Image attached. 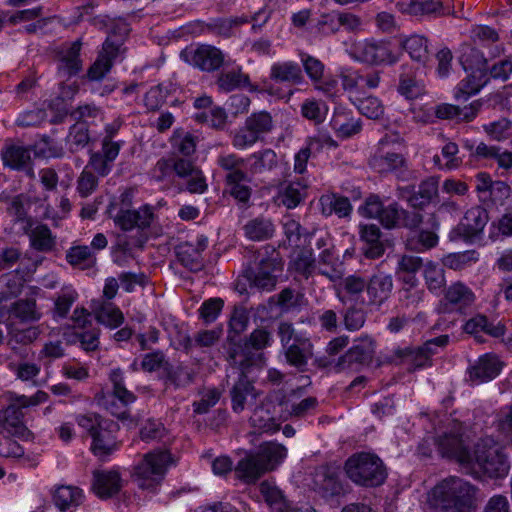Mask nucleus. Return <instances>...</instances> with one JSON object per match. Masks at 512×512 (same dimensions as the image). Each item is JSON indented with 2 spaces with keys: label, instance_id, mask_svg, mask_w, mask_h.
Here are the masks:
<instances>
[{
  "label": "nucleus",
  "instance_id": "nucleus-1",
  "mask_svg": "<svg viewBox=\"0 0 512 512\" xmlns=\"http://www.w3.org/2000/svg\"><path fill=\"white\" fill-rule=\"evenodd\" d=\"M466 472L480 479L504 478L510 470V463L503 447L492 437L481 438L473 445V454L466 462Z\"/></svg>",
  "mask_w": 512,
  "mask_h": 512
},
{
  "label": "nucleus",
  "instance_id": "nucleus-2",
  "mask_svg": "<svg viewBox=\"0 0 512 512\" xmlns=\"http://www.w3.org/2000/svg\"><path fill=\"white\" fill-rule=\"evenodd\" d=\"M477 492L469 482L449 477L434 487V506L437 512H467L475 505Z\"/></svg>",
  "mask_w": 512,
  "mask_h": 512
},
{
  "label": "nucleus",
  "instance_id": "nucleus-3",
  "mask_svg": "<svg viewBox=\"0 0 512 512\" xmlns=\"http://www.w3.org/2000/svg\"><path fill=\"white\" fill-rule=\"evenodd\" d=\"M77 423L92 437V451L96 456H108L119 447L116 434L119 425L98 414L80 415Z\"/></svg>",
  "mask_w": 512,
  "mask_h": 512
},
{
  "label": "nucleus",
  "instance_id": "nucleus-4",
  "mask_svg": "<svg viewBox=\"0 0 512 512\" xmlns=\"http://www.w3.org/2000/svg\"><path fill=\"white\" fill-rule=\"evenodd\" d=\"M345 471L352 482L364 487L380 486L387 477L382 460L366 452L350 456L345 463Z\"/></svg>",
  "mask_w": 512,
  "mask_h": 512
},
{
  "label": "nucleus",
  "instance_id": "nucleus-5",
  "mask_svg": "<svg viewBox=\"0 0 512 512\" xmlns=\"http://www.w3.org/2000/svg\"><path fill=\"white\" fill-rule=\"evenodd\" d=\"M459 62L467 73L459 92L465 96L477 93L488 81L487 59L473 45L464 43L460 47Z\"/></svg>",
  "mask_w": 512,
  "mask_h": 512
},
{
  "label": "nucleus",
  "instance_id": "nucleus-6",
  "mask_svg": "<svg viewBox=\"0 0 512 512\" xmlns=\"http://www.w3.org/2000/svg\"><path fill=\"white\" fill-rule=\"evenodd\" d=\"M271 333L265 328L255 329L243 346L235 348L229 354L230 363L242 371H250L252 367H261L264 361V348L270 346Z\"/></svg>",
  "mask_w": 512,
  "mask_h": 512
},
{
  "label": "nucleus",
  "instance_id": "nucleus-7",
  "mask_svg": "<svg viewBox=\"0 0 512 512\" xmlns=\"http://www.w3.org/2000/svg\"><path fill=\"white\" fill-rule=\"evenodd\" d=\"M435 444L442 457L456 461L464 469L473 454L469 436L460 425L445 431L435 440Z\"/></svg>",
  "mask_w": 512,
  "mask_h": 512
},
{
  "label": "nucleus",
  "instance_id": "nucleus-8",
  "mask_svg": "<svg viewBox=\"0 0 512 512\" xmlns=\"http://www.w3.org/2000/svg\"><path fill=\"white\" fill-rule=\"evenodd\" d=\"M170 460V454L166 451L147 453L135 468L138 487L147 490L155 489L162 481Z\"/></svg>",
  "mask_w": 512,
  "mask_h": 512
},
{
  "label": "nucleus",
  "instance_id": "nucleus-9",
  "mask_svg": "<svg viewBox=\"0 0 512 512\" xmlns=\"http://www.w3.org/2000/svg\"><path fill=\"white\" fill-rule=\"evenodd\" d=\"M281 271L282 265L277 258H262L247 272V279L251 287L270 292L275 289L278 282L277 273Z\"/></svg>",
  "mask_w": 512,
  "mask_h": 512
},
{
  "label": "nucleus",
  "instance_id": "nucleus-10",
  "mask_svg": "<svg viewBox=\"0 0 512 512\" xmlns=\"http://www.w3.org/2000/svg\"><path fill=\"white\" fill-rule=\"evenodd\" d=\"M396 194L413 209H423L438 196V181L434 177H429L419 184L417 190L414 185L399 186Z\"/></svg>",
  "mask_w": 512,
  "mask_h": 512
},
{
  "label": "nucleus",
  "instance_id": "nucleus-11",
  "mask_svg": "<svg viewBox=\"0 0 512 512\" xmlns=\"http://www.w3.org/2000/svg\"><path fill=\"white\" fill-rule=\"evenodd\" d=\"M489 221V215L482 206H474L468 209L460 223L451 231V239L471 240L478 237Z\"/></svg>",
  "mask_w": 512,
  "mask_h": 512
},
{
  "label": "nucleus",
  "instance_id": "nucleus-12",
  "mask_svg": "<svg viewBox=\"0 0 512 512\" xmlns=\"http://www.w3.org/2000/svg\"><path fill=\"white\" fill-rule=\"evenodd\" d=\"M375 354V341L369 336L359 337L353 346L342 355L337 366L340 369L353 368L354 366L369 365Z\"/></svg>",
  "mask_w": 512,
  "mask_h": 512
},
{
  "label": "nucleus",
  "instance_id": "nucleus-13",
  "mask_svg": "<svg viewBox=\"0 0 512 512\" xmlns=\"http://www.w3.org/2000/svg\"><path fill=\"white\" fill-rule=\"evenodd\" d=\"M182 55L194 67L205 72L218 70L225 63L223 52L212 45L202 44L192 50H185Z\"/></svg>",
  "mask_w": 512,
  "mask_h": 512
},
{
  "label": "nucleus",
  "instance_id": "nucleus-14",
  "mask_svg": "<svg viewBox=\"0 0 512 512\" xmlns=\"http://www.w3.org/2000/svg\"><path fill=\"white\" fill-rule=\"evenodd\" d=\"M121 53V39L107 38L97 59L90 66L87 76L92 81H99L111 70L114 61Z\"/></svg>",
  "mask_w": 512,
  "mask_h": 512
},
{
  "label": "nucleus",
  "instance_id": "nucleus-15",
  "mask_svg": "<svg viewBox=\"0 0 512 512\" xmlns=\"http://www.w3.org/2000/svg\"><path fill=\"white\" fill-rule=\"evenodd\" d=\"M0 201L6 204L5 211L12 222L21 224L24 233H28L32 227V218L28 215L30 197L23 193L14 196L2 195Z\"/></svg>",
  "mask_w": 512,
  "mask_h": 512
},
{
  "label": "nucleus",
  "instance_id": "nucleus-16",
  "mask_svg": "<svg viewBox=\"0 0 512 512\" xmlns=\"http://www.w3.org/2000/svg\"><path fill=\"white\" fill-rule=\"evenodd\" d=\"M111 217L121 230L129 231L133 228H148L154 219V214L149 205H144L139 210L121 208L115 216L111 215Z\"/></svg>",
  "mask_w": 512,
  "mask_h": 512
},
{
  "label": "nucleus",
  "instance_id": "nucleus-17",
  "mask_svg": "<svg viewBox=\"0 0 512 512\" xmlns=\"http://www.w3.org/2000/svg\"><path fill=\"white\" fill-rule=\"evenodd\" d=\"M240 371L238 380L230 389L232 410L235 413L244 411L248 405L253 404L258 396L257 390L246 375L249 371Z\"/></svg>",
  "mask_w": 512,
  "mask_h": 512
},
{
  "label": "nucleus",
  "instance_id": "nucleus-18",
  "mask_svg": "<svg viewBox=\"0 0 512 512\" xmlns=\"http://www.w3.org/2000/svg\"><path fill=\"white\" fill-rule=\"evenodd\" d=\"M370 166L381 174L394 173L399 179L407 178V162L404 156L399 153L376 154L370 159Z\"/></svg>",
  "mask_w": 512,
  "mask_h": 512
},
{
  "label": "nucleus",
  "instance_id": "nucleus-19",
  "mask_svg": "<svg viewBox=\"0 0 512 512\" xmlns=\"http://www.w3.org/2000/svg\"><path fill=\"white\" fill-rule=\"evenodd\" d=\"M502 369V362L495 354H484L469 367V380L480 384L494 379Z\"/></svg>",
  "mask_w": 512,
  "mask_h": 512
},
{
  "label": "nucleus",
  "instance_id": "nucleus-20",
  "mask_svg": "<svg viewBox=\"0 0 512 512\" xmlns=\"http://www.w3.org/2000/svg\"><path fill=\"white\" fill-rule=\"evenodd\" d=\"M21 405L11 404L0 411V425L9 434L22 440H30L32 432L24 425Z\"/></svg>",
  "mask_w": 512,
  "mask_h": 512
},
{
  "label": "nucleus",
  "instance_id": "nucleus-21",
  "mask_svg": "<svg viewBox=\"0 0 512 512\" xmlns=\"http://www.w3.org/2000/svg\"><path fill=\"white\" fill-rule=\"evenodd\" d=\"M302 392L303 388H298L297 390H293L290 395L284 396L283 399L280 400L279 406L285 419L288 417H305L317 408L318 400L316 397L311 396L302 399L299 402L295 401L294 398Z\"/></svg>",
  "mask_w": 512,
  "mask_h": 512
},
{
  "label": "nucleus",
  "instance_id": "nucleus-22",
  "mask_svg": "<svg viewBox=\"0 0 512 512\" xmlns=\"http://www.w3.org/2000/svg\"><path fill=\"white\" fill-rule=\"evenodd\" d=\"M445 310L463 313L475 301L473 291L462 282L451 284L444 294Z\"/></svg>",
  "mask_w": 512,
  "mask_h": 512
},
{
  "label": "nucleus",
  "instance_id": "nucleus-23",
  "mask_svg": "<svg viewBox=\"0 0 512 512\" xmlns=\"http://www.w3.org/2000/svg\"><path fill=\"white\" fill-rule=\"evenodd\" d=\"M362 61L370 64L395 63L397 57L393 55L389 45L383 41H365L357 48Z\"/></svg>",
  "mask_w": 512,
  "mask_h": 512
},
{
  "label": "nucleus",
  "instance_id": "nucleus-24",
  "mask_svg": "<svg viewBox=\"0 0 512 512\" xmlns=\"http://www.w3.org/2000/svg\"><path fill=\"white\" fill-rule=\"evenodd\" d=\"M283 354L287 364L304 372L308 361L313 357V345L309 338L298 339L296 343L284 348Z\"/></svg>",
  "mask_w": 512,
  "mask_h": 512
},
{
  "label": "nucleus",
  "instance_id": "nucleus-25",
  "mask_svg": "<svg viewBox=\"0 0 512 512\" xmlns=\"http://www.w3.org/2000/svg\"><path fill=\"white\" fill-rule=\"evenodd\" d=\"M1 157L5 166L16 170H26L33 178L34 172L29 167L31 162L30 150L22 145L7 143L1 151Z\"/></svg>",
  "mask_w": 512,
  "mask_h": 512
},
{
  "label": "nucleus",
  "instance_id": "nucleus-26",
  "mask_svg": "<svg viewBox=\"0 0 512 512\" xmlns=\"http://www.w3.org/2000/svg\"><path fill=\"white\" fill-rule=\"evenodd\" d=\"M313 484L314 489L324 498L340 495L343 491L337 474L325 466L316 469Z\"/></svg>",
  "mask_w": 512,
  "mask_h": 512
},
{
  "label": "nucleus",
  "instance_id": "nucleus-27",
  "mask_svg": "<svg viewBox=\"0 0 512 512\" xmlns=\"http://www.w3.org/2000/svg\"><path fill=\"white\" fill-rule=\"evenodd\" d=\"M246 160L236 154L220 155L217 164L225 171V182L228 185L248 182V174L244 171Z\"/></svg>",
  "mask_w": 512,
  "mask_h": 512
},
{
  "label": "nucleus",
  "instance_id": "nucleus-28",
  "mask_svg": "<svg viewBox=\"0 0 512 512\" xmlns=\"http://www.w3.org/2000/svg\"><path fill=\"white\" fill-rule=\"evenodd\" d=\"M318 272L330 281H338L344 275L343 262L334 251V247L324 248L317 258Z\"/></svg>",
  "mask_w": 512,
  "mask_h": 512
},
{
  "label": "nucleus",
  "instance_id": "nucleus-29",
  "mask_svg": "<svg viewBox=\"0 0 512 512\" xmlns=\"http://www.w3.org/2000/svg\"><path fill=\"white\" fill-rule=\"evenodd\" d=\"M463 329L466 333L473 335L479 343L484 342L483 336L480 335L482 332L495 338L501 337L505 333L504 325L501 323H498L497 325L489 323L487 317L483 314H477L470 318L464 324Z\"/></svg>",
  "mask_w": 512,
  "mask_h": 512
},
{
  "label": "nucleus",
  "instance_id": "nucleus-30",
  "mask_svg": "<svg viewBox=\"0 0 512 512\" xmlns=\"http://www.w3.org/2000/svg\"><path fill=\"white\" fill-rule=\"evenodd\" d=\"M92 488L100 498H109L121 488V478L116 471H94Z\"/></svg>",
  "mask_w": 512,
  "mask_h": 512
},
{
  "label": "nucleus",
  "instance_id": "nucleus-31",
  "mask_svg": "<svg viewBox=\"0 0 512 512\" xmlns=\"http://www.w3.org/2000/svg\"><path fill=\"white\" fill-rule=\"evenodd\" d=\"M398 7L401 12L412 16L446 14L441 0H400Z\"/></svg>",
  "mask_w": 512,
  "mask_h": 512
},
{
  "label": "nucleus",
  "instance_id": "nucleus-32",
  "mask_svg": "<svg viewBox=\"0 0 512 512\" xmlns=\"http://www.w3.org/2000/svg\"><path fill=\"white\" fill-rule=\"evenodd\" d=\"M393 279L391 275L382 272L373 275L367 281L366 291L371 304L381 305L391 294Z\"/></svg>",
  "mask_w": 512,
  "mask_h": 512
},
{
  "label": "nucleus",
  "instance_id": "nucleus-33",
  "mask_svg": "<svg viewBox=\"0 0 512 512\" xmlns=\"http://www.w3.org/2000/svg\"><path fill=\"white\" fill-rule=\"evenodd\" d=\"M270 79L277 83L296 85L302 83L303 74L301 67L295 62H276L271 66Z\"/></svg>",
  "mask_w": 512,
  "mask_h": 512
},
{
  "label": "nucleus",
  "instance_id": "nucleus-34",
  "mask_svg": "<svg viewBox=\"0 0 512 512\" xmlns=\"http://www.w3.org/2000/svg\"><path fill=\"white\" fill-rule=\"evenodd\" d=\"M10 316L19 323H34L42 318V312L34 298H23L13 302L9 308Z\"/></svg>",
  "mask_w": 512,
  "mask_h": 512
},
{
  "label": "nucleus",
  "instance_id": "nucleus-35",
  "mask_svg": "<svg viewBox=\"0 0 512 512\" xmlns=\"http://www.w3.org/2000/svg\"><path fill=\"white\" fill-rule=\"evenodd\" d=\"M82 43L78 39L61 51L59 73L71 77L76 75L82 69V60L80 59Z\"/></svg>",
  "mask_w": 512,
  "mask_h": 512
},
{
  "label": "nucleus",
  "instance_id": "nucleus-36",
  "mask_svg": "<svg viewBox=\"0 0 512 512\" xmlns=\"http://www.w3.org/2000/svg\"><path fill=\"white\" fill-rule=\"evenodd\" d=\"M255 454L268 472L274 470L286 458L287 449L282 444L268 442L261 445Z\"/></svg>",
  "mask_w": 512,
  "mask_h": 512
},
{
  "label": "nucleus",
  "instance_id": "nucleus-37",
  "mask_svg": "<svg viewBox=\"0 0 512 512\" xmlns=\"http://www.w3.org/2000/svg\"><path fill=\"white\" fill-rule=\"evenodd\" d=\"M319 205L322 214L325 216L336 214L342 218L349 216L352 211L350 200L334 193L322 195L319 199Z\"/></svg>",
  "mask_w": 512,
  "mask_h": 512
},
{
  "label": "nucleus",
  "instance_id": "nucleus-38",
  "mask_svg": "<svg viewBox=\"0 0 512 512\" xmlns=\"http://www.w3.org/2000/svg\"><path fill=\"white\" fill-rule=\"evenodd\" d=\"M119 155L116 146H110L109 148L102 146L101 151L91 152L88 167H90L99 176H106L112 169L114 160Z\"/></svg>",
  "mask_w": 512,
  "mask_h": 512
},
{
  "label": "nucleus",
  "instance_id": "nucleus-39",
  "mask_svg": "<svg viewBox=\"0 0 512 512\" xmlns=\"http://www.w3.org/2000/svg\"><path fill=\"white\" fill-rule=\"evenodd\" d=\"M255 453L246 455L238 461L235 467L237 477L247 483L257 481L266 470Z\"/></svg>",
  "mask_w": 512,
  "mask_h": 512
},
{
  "label": "nucleus",
  "instance_id": "nucleus-40",
  "mask_svg": "<svg viewBox=\"0 0 512 512\" xmlns=\"http://www.w3.org/2000/svg\"><path fill=\"white\" fill-rule=\"evenodd\" d=\"M307 185L302 181H293L281 185L277 201L288 209L297 207L306 195Z\"/></svg>",
  "mask_w": 512,
  "mask_h": 512
},
{
  "label": "nucleus",
  "instance_id": "nucleus-41",
  "mask_svg": "<svg viewBox=\"0 0 512 512\" xmlns=\"http://www.w3.org/2000/svg\"><path fill=\"white\" fill-rule=\"evenodd\" d=\"M245 236L252 241H264L272 238L275 232L273 222L263 216L249 220L243 226Z\"/></svg>",
  "mask_w": 512,
  "mask_h": 512
},
{
  "label": "nucleus",
  "instance_id": "nucleus-42",
  "mask_svg": "<svg viewBox=\"0 0 512 512\" xmlns=\"http://www.w3.org/2000/svg\"><path fill=\"white\" fill-rule=\"evenodd\" d=\"M83 498L82 490L75 486L61 485L53 494L54 503L61 511L79 506L83 502Z\"/></svg>",
  "mask_w": 512,
  "mask_h": 512
},
{
  "label": "nucleus",
  "instance_id": "nucleus-43",
  "mask_svg": "<svg viewBox=\"0 0 512 512\" xmlns=\"http://www.w3.org/2000/svg\"><path fill=\"white\" fill-rule=\"evenodd\" d=\"M400 45L410 58L421 64H425L429 57L428 40L420 35H412L400 41Z\"/></svg>",
  "mask_w": 512,
  "mask_h": 512
},
{
  "label": "nucleus",
  "instance_id": "nucleus-44",
  "mask_svg": "<svg viewBox=\"0 0 512 512\" xmlns=\"http://www.w3.org/2000/svg\"><path fill=\"white\" fill-rule=\"evenodd\" d=\"M250 424L259 433L274 432L278 430V423L271 414L268 404H262L254 409L251 417Z\"/></svg>",
  "mask_w": 512,
  "mask_h": 512
},
{
  "label": "nucleus",
  "instance_id": "nucleus-45",
  "mask_svg": "<svg viewBox=\"0 0 512 512\" xmlns=\"http://www.w3.org/2000/svg\"><path fill=\"white\" fill-rule=\"evenodd\" d=\"M29 235L31 247L40 252H49L55 245V239L47 225L41 224L31 229Z\"/></svg>",
  "mask_w": 512,
  "mask_h": 512
},
{
  "label": "nucleus",
  "instance_id": "nucleus-46",
  "mask_svg": "<svg viewBox=\"0 0 512 512\" xmlns=\"http://www.w3.org/2000/svg\"><path fill=\"white\" fill-rule=\"evenodd\" d=\"M89 129L85 122H77L71 126L66 137V144L72 153H76L90 143Z\"/></svg>",
  "mask_w": 512,
  "mask_h": 512
},
{
  "label": "nucleus",
  "instance_id": "nucleus-47",
  "mask_svg": "<svg viewBox=\"0 0 512 512\" xmlns=\"http://www.w3.org/2000/svg\"><path fill=\"white\" fill-rule=\"evenodd\" d=\"M248 160H253L249 171L251 174H261L271 171L278 164L277 155L272 149H264L250 155Z\"/></svg>",
  "mask_w": 512,
  "mask_h": 512
},
{
  "label": "nucleus",
  "instance_id": "nucleus-48",
  "mask_svg": "<svg viewBox=\"0 0 512 512\" xmlns=\"http://www.w3.org/2000/svg\"><path fill=\"white\" fill-rule=\"evenodd\" d=\"M24 278L18 273H7L0 277V301L17 297L24 288Z\"/></svg>",
  "mask_w": 512,
  "mask_h": 512
},
{
  "label": "nucleus",
  "instance_id": "nucleus-49",
  "mask_svg": "<svg viewBox=\"0 0 512 512\" xmlns=\"http://www.w3.org/2000/svg\"><path fill=\"white\" fill-rule=\"evenodd\" d=\"M437 243V234L429 230H421L406 239V247L417 252L431 249L435 247Z\"/></svg>",
  "mask_w": 512,
  "mask_h": 512
},
{
  "label": "nucleus",
  "instance_id": "nucleus-50",
  "mask_svg": "<svg viewBox=\"0 0 512 512\" xmlns=\"http://www.w3.org/2000/svg\"><path fill=\"white\" fill-rule=\"evenodd\" d=\"M40 335L38 326H29L27 328H19L14 324L9 326L8 344L15 348L14 344L28 345L34 342Z\"/></svg>",
  "mask_w": 512,
  "mask_h": 512
},
{
  "label": "nucleus",
  "instance_id": "nucleus-51",
  "mask_svg": "<svg viewBox=\"0 0 512 512\" xmlns=\"http://www.w3.org/2000/svg\"><path fill=\"white\" fill-rule=\"evenodd\" d=\"M413 280L412 276L405 278L404 282L409 286L399 290V301L406 308H416L423 300L424 291L418 288Z\"/></svg>",
  "mask_w": 512,
  "mask_h": 512
},
{
  "label": "nucleus",
  "instance_id": "nucleus-52",
  "mask_svg": "<svg viewBox=\"0 0 512 512\" xmlns=\"http://www.w3.org/2000/svg\"><path fill=\"white\" fill-rule=\"evenodd\" d=\"M66 260L72 266L86 269L95 264L96 258L88 246H74L67 251Z\"/></svg>",
  "mask_w": 512,
  "mask_h": 512
},
{
  "label": "nucleus",
  "instance_id": "nucleus-53",
  "mask_svg": "<svg viewBox=\"0 0 512 512\" xmlns=\"http://www.w3.org/2000/svg\"><path fill=\"white\" fill-rule=\"evenodd\" d=\"M177 257L182 265L191 271H199L203 264L197 249L191 243H183L177 247Z\"/></svg>",
  "mask_w": 512,
  "mask_h": 512
},
{
  "label": "nucleus",
  "instance_id": "nucleus-54",
  "mask_svg": "<svg viewBox=\"0 0 512 512\" xmlns=\"http://www.w3.org/2000/svg\"><path fill=\"white\" fill-rule=\"evenodd\" d=\"M464 148L470 151L472 161H495L499 156V147L480 142L476 146L470 141L464 142Z\"/></svg>",
  "mask_w": 512,
  "mask_h": 512
},
{
  "label": "nucleus",
  "instance_id": "nucleus-55",
  "mask_svg": "<svg viewBox=\"0 0 512 512\" xmlns=\"http://www.w3.org/2000/svg\"><path fill=\"white\" fill-rule=\"evenodd\" d=\"M245 122L246 125H248V128L259 138L261 135L269 133L273 128L272 116L266 111L251 114Z\"/></svg>",
  "mask_w": 512,
  "mask_h": 512
},
{
  "label": "nucleus",
  "instance_id": "nucleus-56",
  "mask_svg": "<svg viewBox=\"0 0 512 512\" xmlns=\"http://www.w3.org/2000/svg\"><path fill=\"white\" fill-rule=\"evenodd\" d=\"M249 83V77L241 71H229L221 73L217 79V85L220 90L230 92Z\"/></svg>",
  "mask_w": 512,
  "mask_h": 512
},
{
  "label": "nucleus",
  "instance_id": "nucleus-57",
  "mask_svg": "<svg viewBox=\"0 0 512 512\" xmlns=\"http://www.w3.org/2000/svg\"><path fill=\"white\" fill-rule=\"evenodd\" d=\"M248 18L247 17H234L229 19H219L215 20L214 22L207 25V28L212 33L229 37L233 35L234 28L240 26L241 24L247 23Z\"/></svg>",
  "mask_w": 512,
  "mask_h": 512
},
{
  "label": "nucleus",
  "instance_id": "nucleus-58",
  "mask_svg": "<svg viewBox=\"0 0 512 512\" xmlns=\"http://www.w3.org/2000/svg\"><path fill=\"white\" fill-rule=\"evenodd\" d=\"M424 278L428 289L432 292L441 290L445 285L444 269L432 262L425 265Z\"/></svg>",
  "mask_w": 512,
  "mask_h": 512
},
{
  "label": "nucleus",
  "instance_id": "nucleus-59",
  "mask_svg": "<svg viewBox=\"0 0 512 512\" xmlns=\"http://www.w3.org/2000/svg\"><path fill=\"white\" fill-rule=\"evenodd\" d=\"M78 298V293L69 287L63 288L54 302V314L60 318L67 317L71 306Z\"/></svg>",
  "mask_w": 512,
  "mask_h": 512
},
{
  "label": "nucleus",
  "instance_id": "nucleus-60",
  "mask_svg": "<svg viewBox=\"0 0 512 512\" xmlns=\"http://www.w3.org/2000/svg\"><path fill=\"white\" fill-rule=\"evenodd\" d=\"M110 379L113 383V391L110 394V397L119 400L123 406H127L134 402L135 396L124 386L120 370H114L110 375Z\"/></svg>",
  "mask_w": 512,
  "mask_h": 512
},
{
  "label": "nucleus",
  "instance_id": "nucleus-61",
  "mask_svg": "<svg viewBox=\"0 0 512 512\" xmlns=\"http://www.w3.org/2000/svg\"><path fill=\"white\" fill-rule=\"evenodd\" d=\"M195 376V371L187 366H178L175 369L169 370L167 374L168 380L175 386V388H184L189 386L194 382Z\"/></svg>",
  "mask_w": 512,
  "mask_h": 512
},
{
  "label": "nucleus",
  "instance_id": "nucleus-62",
  "mask_svg": "<svg viewBox=\"0 0 512 512\" xmlns=\"http://www.w3.org/2000/svg\"><path fill=\"white\" fill-rule=\"evenodd\" d=\"M222 392L217 388H209L203 392L199 401L193 403V409L196 414H206L210 408L214 407L220 400Z\"/></svg>",
  "mask_w": 512,
  "mask_h": 512
},
{
  "label": "nucleus",
  "instance_id": "nucleus-63",
  "mask_svg": "<svg viewBox=\"0 0 512 512\" xmlns=\"http://www.w3.org/2000/svg\"><path fill=\"white\" fill-rule=\"evenodd\" d=\"M96 319L99 323L110 327H118L124 320L122 312L111 305H103L96 312Z\"/></svg>",
  "mask_w": 512,
  "mask_h": 512
},
{
  "label": "nucleus",
  "instance_id": "nucleus-64",
  "mask_svg": "<svg viewBox=\"0 0 512 512\" xmlns=\"http://www.w3.org/2000/svg\"><path fill=\"white\" fill-rule=\"evenodd\" d=\"M397 354L399 357L404 358L410 362L415 369L430 365V356L428 353L423 351L421 346L418 348H406L404 350H398Z\"/></svg>",
  "mask_w": 512,
  "mask_h": 512
}]
</instances>
